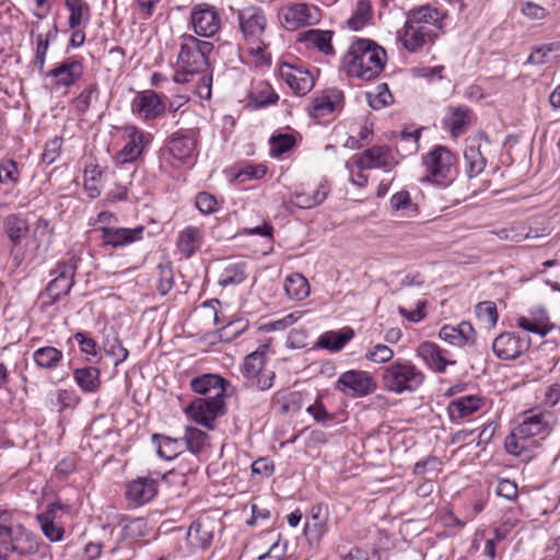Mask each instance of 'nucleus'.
Instances as JSON below:
<instances>
[{"label": "nucleus", "mask_w": 560, "mask_h": 560, "mask_svg": "<svg viewBox=\"0 0 560 560\" xmlns=\"http://www.w3.org/2000/svg\"><path fill=\"white\" fill-rule=\"evenodd\" d=\"M245 279L244 270L242 265H232L228 267L222 273L219 283L222 287H228L231 284H237L243 282Z\"/></svg>", "instance_id": "4d7b16f0"}, {"label": "nucleus", "mask_w": 560, "mask_h": 560, "mask_svg": "<svg viewBox=\"0 0 560 560\" xmlns=\"http://www.w3.org/2000/svg\"><path fill=\"white\" fill-rule=\"evenodd\" d=\"M495 493L509 501H514L517 498V485L510 479H502L498 482Z\"/></svg>", "instance_id": "338daca9"}, {"label": "nucleus", "mask_w": 560, "mask_h": 560, "mask_svg": "<svg viewBox=\"0 0 560 560\" xmlns=\"http://www.w3.org/2000/svg\"><path fill=\"white\" fill-rule=\"evenodd\" d=\"M98 98V90L95 83L89 84L80 95L74 100L75 109L84 114L89 110L92 103Z\"/></svg>", "instance_id": "09e8293b"}, {"label": "nucleus", "mask_w": 560, "mask_h": 560, "mask_svg": "<svg viewBox=\"0 0 560 560\" xmlns=\"http://www.w3.org/2000/svg\"><path fill=\"white\" fill-rule=\"evenodd\" d=\"M58 34V27L56 24L52 25L46 34H38L36 37V51L34 63L38 67L39 71L44 69L46 52L48 50L50 42L55 40Z\"/></svg>", "instance_id": "79ce46f5"}, {"label": "nucleus", "mask_w": 560, "mask_h": 560, "mask_svg": "<svg viewBox=\"0 0 560 560\" xmlns=\"http://www.w3.org/2000/svg\"><path fill=\"white\" fill-rule=\"evenodd\" d=\"M466 173L471 177L478 176L486 167V159L482 156L480 145H468L464 152Z\"/></svg>", "instance_id": "ea45409f"}, {"label": "nucleus", "mask_w": 560, "mask_h": 560, "mask_svg": "<svg viewBox=\"0 0 560 560\" xmlns=\"http://www.w3.org/2000/svg\"><path fill=\"white\" fill-rule=\"evenodd\" d=\"M390 208L394 211H404L412 209L416 211L417 207L412 203L409 191L400 190L394 194L390 198Z\"/></svg>", "instance_id": "680f3d73"}, {"label": "nucleus", "mask_w": 560, "mask_h": 560, "mask_svg": "<svg viewBox=\"0 0 560 560\" xmlns=\"http://www.w3.org/2000/svg\"><path fill=\"white\" fill-rule=\"evenodd\" d=\"M63 140L61 137H54L45 143L42 161L46 165L52 164L60 155Z\"/></svg>", "instance_id": "864d4df0"}, {"label": "nucleus", "mask_w": 560, "mask_h": 560, "mask_svg": "<svg viewBox=\"0 0 560 560\" xmlns=\"http://www.w3.org/2000/svg\"><path fill=\"white\" fill-rule=\"evenodd\" d=\"M65 5L69 11V28L75 30L81 25H86L91 20V8L84 0H65Z\"/></svg>", "instance_id": "72a5a7b5"}, {"label": "nucleus", "mask_w": 560, "mask_h": 560, "mask_svg": "<svg viewBox=\"0 0 560 560\" xmlns=\"http://www.w3.org/2000/svg\"><path fill=\"white\" fill-rule=\"evenodd\" d=\"M366 100L373 109H381L393 102V95L386 83H381L375 91L366 92Z\"/></svg>", "instance_id": "37998d69"}, {"label": "nucleus", "mask_w": 560, "mask_h": 560, "mask_svg": "<svg viewBox=\"0 0 560 560\" xmlns=\"http://www.w3.org/2000/svg\"><path fill=\"white\" fill-rule=\"evenodd\" d=\"M101 371L95 366L78 368L73 371V378L83 393H95L101 387Z\"/></svg>", "instance_id": "473e14b6"}, {"label": "nucleus", "mask_w": 560, "mask_h": 560, "mask_svg": "<svg viewBox=\"0 0 560 560\" xmlns=\"http://www.w3.org/2000/svg\"><path fill=\"white\" fill-rule=\"evenodd\" d=\"M373 10L370 0H358L352 15L348 19L347 24L353 31H360L364 26L372 23Z\"/></svg>", "instance_id": "4c0bfd02"}, {"label": "nucleus", "mask_w": 560, "mask_h": 560, "mask_svg": "<svg viewBox=\"0 0 560 560\" xmlns=\"http://www.w3.org/2000/svg\"><path fill=\"white\" fill-rule=\"evenodd\" d=\"M267 173V167L264 164L258 165H245L240 168L236 174V178L241 182L250 180V179H259L264 177Z\"/></svg>", "instance_id": "052dcab7"}, {"label": "nucleus", "mask_w": 560, "mask_h": 560, "mask_svg": "<svg viewBox=\"0 0 560 560\" xmlns=\"http://www.w3.org/2000/svg\"><path fill=\"white\" fill-rule=\"evenodd\" d=\"M416 352L428 368L439 373H444L447 365H454L456 363L455 361L447 360L445 357L446 351L433 342H421Z\"/></svg>", "instance_id": "393cba45"}, {"label": "nucleus", "mask_w": 560, "mask_h": 560, "mask_svg": "<svg viewBox=\"0 0 560 560\" xmlns=\"http://www.w3.org/2000/svg\"><path fill=\"white\" fill-rule=\"evenodd\" d=\"M336 103L329 96H319L313 100L311 115L319 118L324 117L335 110Z\"/></svg>", "instance_id": "13d9d810"}, {"label": "nucleus", "mask_w": 560, "mask_h": 560, "mask_svg": "<svg viewBox=\"0 0 560 560\" xmlns=\"http://www.w3.org/2000/svg\"><path fill=\"white\" fill-rule=\"evenodd\" d=\"M189 22L194 33L200 37H213L222 26L221 14L209 3L195 4L190 10Z\"/></svg>", "instance_id": "1a4fd4ad"}, {"label": "nucleus", "mask_w": 560, "mask_h": 560, "mask_svg": "<svg viewBox=\"0 0 560 560\" xmlns=\"http://www.w3.org/2000/svg\"><path fill=\"white\" fill-rule=\"evenodd\" d=\"M268 348V343L260 345L255 351L245 357L241 368L243 377L261 392L271 388L276 378L275 371L265 369Z\"/></svg>", "instance_id": "0eeeda50"}, {"label": "nucleus", "mask_w": 560, "mask_h": 560, "mask_svg": "<svg viewBox=\"0 0 560 560\" xmlns=\"http://www.w3.org/2000/svg\"><path fill=\"white\" fill-rule=\"evenodd\" d=\"M394 357V351L388 346L377 343L369 348L365 352L364 358L376 364H384L389 362Z\"/></svg>", "instance_id": "3c124183"}, {"label": "nucleus", "mask_w": 560, "mask_h": 560, "mask_svg": "<svg viewBox=\"0 0 560 560\" xmlns=\"http://www.w3.org/2000/svg\"><path fill=\"white\" fill-rule=\"evenodd\" d=\"M202 238L203 232L200 228L187 226L178 235L177 248L186 258H190L199 250Z\"/></svg>", "instance_id": "7c9ffc66"}, {"label": "nucleus", "mask_w": 560, "mask_h": 560, "mask_svg": "<svg viewBox=\"0 0 560 560\" xmlns=\"http://www.w3.org/2000/svg\"><path fill=\"white\" fill-rule=\"evenodd\" d=\"M481 398L475 395L459 397L450 402L448 415L452 421H458L476 412L481 407Z\"/></svg>", "instance_id": "2f4dec72"}, {"label": "nucleus", "mask_w": 560, "mask_h": 560, "mask_svg": "<svg viewBox=\"0 0 560 560\" xmlns=\"http://www.w3.org/2000/svg\"><path fill=\"white\" fill-rule=\"evenodd\" d=\"M212 49V43L198 39L192 35H185L180 44L177 65L188 72L203 73L208 71V55Z\"/></svg>", "instance_id": "423d86ee"}, {"label": "nucleus", "mask_w": 560, "mask_h": 560, "mask_svg": "<svg viewBox=\"0 0 560 560\" xmlns=\"http://www.w3.org/2000/svg\"><path fill=\"white\" fill-rule=\"evenodd\" d=\"M228 384V381L217 374H202L190 381L192 392L206 398H224Z\"/></svg>", "instance_id": "412c9836"}, {"label": "nucleus", "mask_w": 560, "mask_h": 560, "mask_svg": "<svg viewBox=\"0 0 560 560\" xmlns=\"http://www.w3.org/2000/svg\"><path fill=\"white\" fill-rule=\"evenodd\" d=\"M439 337L455 347L471 346L476 341V331L468 322H462L457 326L445 325L440 329Z\"/></svg>", "instance_id": "b1692460"}, {"label": "nucleus", "mask_w": 560, "mask_h": 560, "mask_svg": "<svg viewBox=\"0 0 560 560\" xmlns=\"http://www.w3.org/2000/svg\"><path fill=\"white\" fill-rule=\"evenodd\" d=\"M170 155L180 163L190 162L196 150V140L179 131L174 132L166 144Z\"/></svg>", "instance_id": "bb28decb"}, {"label": "nucleus", "mask_w": 560, "mask_h": 560, "mask_svg": "<svg viewBox=\"0 0 560 560\" xmlns=\"http://www.w3.org/2000/svg\"><path fill=\"white\" fill-rule=\"evenodd\" d=\"M521 12L530 20H544L548 16L547 9L533 1H526L521 7Z\"/></svg>", "instance_id": "774afa93"}, {"label": "nucleus", "mask_w": 560, "mask_h": 560, "mask_svg": "<svg viewBox=\"0 0 560 560\" xmlns=\"http://www.w3.org/2000/svg\"><path fill=\"white\" fill-rule=\"evenodd\" d=\"M57 401L59 412L65 411L66 409L75 408L81 401L80 397L71 389H59L57 393Z\"/></svg>", "instance_id": "bf43d9fd"}, {"label": "nucleus", "mask_w": 560, "mask_h": 560, "mask_svg": "<svg viewBox=\"0 0 560 560\" xmlns=\"http://www.w3.org/2000/svg\"><path fill=\"white\" fill-rule=\"evenodd\" d=\"M101 231L103 244L117 248L140 241L144 228L142 225H138L135 229L102 226Z\"/></svg>", "instance_id": "aec40b11"}, {"label": "nucleus", "mask_w": 560, "mask_h": 560, "mask_svg": "<svg viewBox=\"0 0 560 560\" xmlns=\"http://www.w3.org/2000/svg\"><path fill=\"white\" fill-rule=\"evenodd\" d=\"M516 326L540 337L547 336L555 328L548 313L541 307L532 310L529 315L518 316Z\"/></svg>", "instance_id": "5701e85b"}, {"label": "nucleus", "mask_w": 560, "mask_h": 560, "mask_svg": "<svg viewBox=\"0 0 560 560\" xmlns=\"http://www.w3.org/2000/svg\"><path fill=\"white\" fill-rule=\"evenodd\" d=\"M215 522L209 517L191 523L187 532V542L195 549H207L213 540Z\"/></svg>", "instance_id": "4be33fe9"}, {"label": "nucleus", "mask_w": 560, "mask_h": 560, "mask_svg": "<svg viewBox=\"0 0 560 560\" xmlns=\"http://www.w3.org/2000/svg\"><path fill=\"white\" fill-rule=\"evenodd\" d=\"M83 73V66L78 60H66L58 67L51 69L48 72V75L56 79L57 85L70 86L78 79L81 78Z\"/></svg>", "instance_id": "c85d7f7f"}, {"label": "nucleus", "mask_w": 560, "mask_h": 560, "mask_svg": "<svg viewBox=\"0 0 560 560\" xmlns=\"http://www.w3.org/2000/svg\"><path fill=\"white\" fill-rule=\"evenodd\" d=\"M354 337V330L351 327H345L341 330L326 331L318 338V347L330 352H339Z\"/></svg>", "instance_id": "c756f323"}, {"label": "nucleus", "mask_w": 560, "mask_h": 560, "mask_svg": "<svg viewBox=\"0 0 560 560\" xmlns=\"http://www.w3.org/2000/svg\"><path fill=\"white\" fill-rule=\"evenodd\" d=\"M329 192L327 183H320L319 186L312 194L294 192L291 196L290 202L302 209H311L324 202Z\"/></svg>", "instance_id": "c9c22d12"}, {"label": "nucleus", "mask_w": 560, "mask_h": 560, "mask_svg": "<svg viewBox=\"0 0 560 560\" xmlns=\"http://www.w3.org/2000/svg\"><path fill=\"white\" fill-rule=\"evenodd\" d=\"M446 13L430 4L420 5L406 12L405 25L397 32V39L411 54L427 45H433L444 33Z\"/></svg>", "instance_id": "f257e3e1"}, {"label": "nucleus", "mask_w": 560, "mask_h": 560, "mask_svg": "<svg viewBox=\"0 0 560 560\" xmlns=\"http://www.w3.org/2000/svg\"><path fill=\"white\" fill-rule=\"evenodd\" d=\"M527 447V440L522 435H517V429L506 438L505 448L510 454L520 455Z\"/></svg>", "instance_id": "69168bd1"}, {"label": "nucleus", "mask_w": 560, "mask_h": 560, "mask_svg": "<svg viewBox=\"0 0 560 560\" xmlns=\"http://www.w3.org/2000/svg\"><path fill=\"white\" fill-rule=\"evenodd\" d=\"M299 319V316L291 313L285 316H283L280 319L269 322L267 324H264L259 327V330L261 331H277V330H284L291 325H293Z\"/></svg>", "instance_id": "e2e57ef3"}, {"label": "nucleus", "mask_w": 560, "mask_h": 560, "mask_svg": "<svg viewBox=\"0 0 560 560\" xmlns=\"http://www.w3.org/2000/svg\"><path fill=\"white\" fill-rule=\"evenodd\" d=\"M455 158L452 152L442 145L435 147L423 158V166L427 171L425 180L447 185L454 175Z\"/></svg>", "instance_id": "6e6552de"}, {"label": "nucleus", "mask_w": 560, "mask_h": 560, "mask_svg": "<svg viewBox=\"0 0 560 560\" xmlns=\"http://www.w3.org/2000/svg\"><path fill=\"white\" fill-rule=\"evenodd\" d=\"M396 162L392 150L387 145H374L365 150L355 161L359 170L381 168L385 172L390 171Z\"/></svg>", "instance_id": "a211bd4d"}, {"label": "nucleus", "mask_w": 560, "mask_h": 560, "mask_svg": "<svg viewBox=\"0 0 560 560\" xmlns=\"http://www.w3.org/2000/svg\"><path fill=\"white\" fill-rule=\"evenodd\" d=\"M376 383L372 375L362 370H349L343 372L335 383V389L346 396L364 397L373 393Z\"/></svg>", "instance_id": "9d476101"}, {"label": "nucleus", "mask_w": 560, "mask_h": 560, "mask_svg": "<svg viewBox=\"0 0 560 560\" xmlns=\"http://www.w3.org/2000/svg\"><path fill=\"white\" fill-rule=\"evenodd\" d=\"M3 226L12 247L19 246L30 230L28 222L20 214L14 213L5 217Z\"/></svg>", "instance_id": "f704fd0d"}, {"label": "nucleus", "mask_w": 560, "mask_h": 560, "mask_svg": "<svg viewBox=\"0 0 560 560\" xmlns=\"http://www.w3.org/2000/svg\"><path fill=\"white\" fill-rule=\"evenodd\" d=\"M425 375L412 362L398 359L383 369L382 383L395 394L412 393L422 386Z\"/></svg>", "instance_id": "20e7f679"}, {"label": "nucleus", "mask_w": 560, "mask_h": 560, "mask_svg": "<svg viewBox=\"0 0 560 560\" xmlns=\"http://www.w3.org/2000/svg\"><path fill=\"white\" fill-rule=\"evenodd\" d=\"M386 51L366 38L353 40L343 56V69L348 75L370 81L380 75L386 63Z\"/></svg>", "instance_id": "f03ea898"}, {"label": "nucleus", "mask_w": 560, "mask_h": 560, "mask_svg": "<svg viewBox=\"0 0 560 560\" xmlns=\"http://www.w3.org/2000/svg\"><path fill=\"white\" fill-rule=\"evenodd\" d=\"M131 110L139 118L150 121L159 118L166 110L163 96L152 90L138 92L131 102Z\"/></svg>", "instance_id": "4468645a"}, {"label": "nucleus", "mask_w": 560, "mask_h": 560, "mask_svg": "<svg viewBox=\"0 0 560 560\" xmlns=\"http://www.w3.org/2000/svg\"><path fill=\"white\" fill-rule=\"evenodd\" d=\"M249 0H236L230 10L236 13L238 27L245 42L250 45V52L262 56L267 45L262 36L267 27V19L264 10L254 4H247Z\"/></svg>", "instance_id": "7ed1b4c3"}, {"label": "nucleus", "mask_w": 560, "mask_h": 560, "mask_svg": "<svg viewBox=\"0 0 560 560\" xmlns=\"http://www.w3.org/2000/svg\"><path fill=\"white\" fill-rule=\"evenodd\" d=\"M530 345L532 341L528 337L508 331L494 338L492 351L500 360H515L527 352Z\"/></svg>", "instance_id": "f8f14e48"}, {"label": "nucleus", "mask_w": 560, "mask_h": 560, "mask_svg": "<svg viewBox=\"0 0 560 560\" xmlns=\"http://www.w3.org/2000/svg\"><path fill=\"white\" fill-rule=\"evenodd\" d=\"M560 49V42H552L541 44L533 48L530 55L526 60V65L540 66L548 62V57L551 52Z\"/></svg>", "instance_id": "c03bdc74"}, {"label": "nucleus", "mask_w": 560, "mask_h": 560, "mask_svg": "<svg viewBox=\"0 0 560 560\" xmlns=\"http://www.w3.org/2000/svg\"><path fill=\"white\" fill-rule=\"evenodd\" d=\"M153 440L158 442V454L164 459L171 460L182 453L183 442L178 439L154 434Z\"/></svg>", "instance_id": "a19ab883"}, {"label": "nucleus", "mask_w": 560, "mask_h": 560, "mask_svg": "<svg viewBox=\"0 0 560 560\" xmlns=\"http://www.w3.org/2000/svg\"><path fill=\"white\" fill-rule=\"evenodd\" d=\"M279 73L295 95L303 96L314 86L313 75L301 67L282 62L279 67Z\"/></svg>", "instance_id": "f3484780"}, {"label": "nucleus", "mask_w": 560, "mask_h": 560, "mask_svg": "<svg viewBox=\"0 0 560 560\" xmlns=\"http://www.w3.org/2000/svg\"><path fill=\"white\" fill-rule=\"evenodd\" d=\"M78 269V259L73 256L66 261H60L51 270L55 278L46 285L40 293L42 308H47L68 295L74 284V277Z\"/></svg>", "instance_id": "39448f33"}, {"label": "nucleus", "mask_w": 560, "mask_h": 560, "mask_svg": "<svg viewBox=\"0 0 560 560\" xmlns=\"http://www.w3.org/2000/svg\"><path fill=\"white\" fill-rule=\"evenodd\" d=\"M158 493L154 479L139 477L127 486L126 497L135 505H142L150 502Z\"/></svg>", "instance_id": "a878e982"}, {"label": "nucleus", "mask_w": 560, "mask_h": 560, "mask_svg": "<svg viewBox=\"0 0 560 560\" xmlns=\"http://www.w3.org/2000/svg\"><path fill=\"white\" fill-rule=\"evenodd\" d=\"M270 153L272 156H280L290 151L295 144V138L289 133L272 136L269 140Z\"/></svg>", "instance_id": "de8ad7c7"}, {"label": "nucleus", "mask_w": 560, "mask_h": 560, "mask_svg": "<svg viewBox=\"0 0 560 560\" xmlns=\"http://www.w3.org/2000/svg\"><path fill=\"white\" fill-rule=\"evenodd\" d=\"M7 537H10L8 549L21 557L35 555L39 549V537L20 524Z\"/></svg>", "instance_id": "6ab92c4d"}, {"label": "nucleus", "mask_w": 560, "mask_h": 560, "mask_svg": "<svg viewBox=\"0 0 560 560\" xmlns=\"http://www.w3.org/2000/svg\"><path fill=\"white\" fill-rule=\"evenodd\" d=\"M420 133L419 131H402L400 135V139L398 141V150H405L408 154L416 152L418 150Z\"/></svg>", "instance_id": "0e129e2a"}, {"label": "nucleus", "mask_w": 560, "mask_h": 560, "mask_svg": "<svg viewBox=\"0 0 560 560\" xmlns=\"http://www.w3.org/2000/svg\"><path fill=\"white\" fill-rule=\"evenodd\" d=\"M283 24L288 30H298L303 26L314 25L320 21V11L314 4L293 3L281 10Z\"/></svg>", "instance_id": "ddd939ff"}, {"label": "nucleus", "mask_w": 560, "mask_h": 560, "mask_svg": "<svg viewBox=\"0 0 560 560\" xmlns=\"http://www.w3.org/2000/svg\"><path fill=\"white\" fill-rule=\"evenodd\" d=\"M556 423V416L552 411L529 410L525 413L524 420L520 423L517 435L528 441L529 438L548 432Z\"/></svg>", "instance_id": "dca6fc26"}, {"label": "nucleus", "mask_w": 560, "mask_h": 560, "mask_svg": "<svg viewBox=\"0 0 560 560\" xmlns=\"http://www.w3.org/2000/svg\"><path fill=\"white\" fill-rule=\"evenodd\" d=\"M225 405L223 398H197L185 408V413L196 423L212 428L213 421L224 415Z\"/></svg>", "instance_id": "9b49d317"}, {"label": "nucleus", "mask_w": 560, "mask_h": 560, "mask_svg": "<svg viewBox=\"0 0 560 560\" xmlns=\"http://www.w3.org/2000/svg\"><path fill=\"white\" fill-rule=\"evenodd\" d=\"M284 290L287 295L295 301H302L310 295L307 279L301 273H292L285 278Z\"/></svg>", "instance_id": "58836bf2"}, {"label": "nucleus", "mask_w": 560, "mask_h": 560, "mask_svg": "<svg viewBox=\"0 0 560 560\" xmlns=\"http://www.w3.org/2000/svg\"><path fill=\"white\" fill-rule=\"evenodd\" d=\"M206 439L207 434L203 431L191 427L186 428L184 441L192 457L203 448Z\"/></svg>", "instance_id": "49530a36"}, {"label": "nucleus", "mask_w": 560, "mask_h": 560, "mask_svg": "<svg viewBox=\"0 0 560 560\" xmlns=\"http://www.w3.org/2000/svg\"><path fill=\"white\" fill-rule=\"evenodd\" d=\"M476 316L489 326H495L498 322V310L493 302L483 301L479 302L475 307Z\"/></svg>", "instance_id": "8fccbe9b"}, {"label": "nucleus", "mask_w": 560, "mask_h": 560, "mask_svg": "<svg viewBox=\"0 0 560 560\" xmlns=\"http://www.w3.org/2000/svg\"><path fill=\"white\" fill-rule=\"evenodd\" d=\"M44 536L52 542L60 541L63 538L65 529L55 522L47 521V517L36 520Z\"/></svg>", "instance_id": "5fc2aeb1"}, {"label": "nucleus", "mask_w": 560, "mask_h": 560, "mask_svg": "<svg viewBox=\"0 0 560 560\" xmlns=\"http://www.w3.org/2000/svg\"><path fill=\"white\" fill-rule=\"evenodd\" d=\"M197 470L195 467L185 468L182 465L176 468L172 469L168 472H166L163 476V480L168 483L170 486H173L175 488L177 487H186L192 476V474Z\"/></svg>", "instance_id": "a18cd8bd"}, {"label": "nucleus", "mask_w": 560, "mask_h": 560, "mask_svg": "<svg viewBox=\"0 0 560 560\" xmlns=\"http://www.w3.org/2000/svg\"><path fill=\"white\" fill-rule=\"evenodd\" d=\"M332 32L324 30H307L299 34V43L305 44L307 48H316L325 55H334L331 45Z\"/></svg>", "instance_id": "cd10ccee"}, {"label": "nucleus", "mask_w": 560, "mask_h": 560, "mask_svg": "<svg viewBox=\"0 0 560 560\" xmlns=\"http://www.w3.org/2000/svg\"><path fill=\"white\" fill-rule=\"evenodd\" d=\"M62 359V351L51 346L38 348L33 353L35 364L45 370L57 369Z\"/></svg>", "instance_id": "e433bc0d"}, {"label": "nucleus", "mask_w": 560, "mask_h": 560, "mask_svg": "<svg viewBox=\"0 0 560 560\" xmlns=\"http://www.w3.org/2000/svg\"><path fill=\"white\" fill-rule=\"evenodd\" d=\"M104 351L108 357L113 358L116 366L122 363L129 354V351L122 346L118 338H114L112 341L107 340L104 345Z\"/></svg>", "instance_id": "603ef678"}, {"label": "nucleus", "mask_w": 560, "mask_h": 560, "mask_svg": "<svg viewBox=\"0 0 560 560\" xmlns=\"http://www.w3.org/2000/svg\"><path fill=\"white\" fill-rule=\"evenodd\" d=\"M125 133L127 142L115 156L119 164L135 162L142 154L144 148L149 144L152 138L150 133L143 132L137 126H127L125 128Z\"/></svg>", "instance_id": "2eb2a0df"}, {"label": "nucleus", "mask_w": 560, "mask_h": 560, "mask_svg": "<svg viewBox=\"0 0 560 560\" xmlns=\"http://www.w3.org/2000/svg\"><path fill=\"white\" fill-rule=\"evenodd\" d=\"M195 205L202 214H212L218 211L219 203L213 195L202 191L196 196Z\"/></svg>", "instance_id": "6e6d98bb"}]
</instances>
